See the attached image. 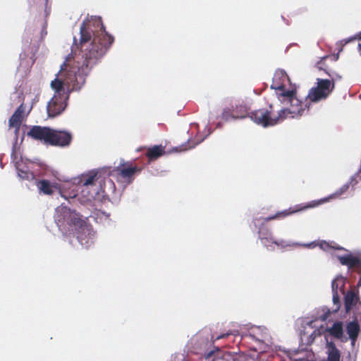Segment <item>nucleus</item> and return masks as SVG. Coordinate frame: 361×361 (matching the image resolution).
<instances>
[{
  "label": "nucleus",
  "mask_w": 361,
  "mask_h": 361,
  "mask_svg": "<svg viewBox=\"0 0 361 361\" xmlns=\"http://www.w3.org/2000/svg\"><path fill=\"white\" fill-rule=\"evenodd\" d=\"M80 35L79 43L74 37L71 53L61 65L56 78L50 84L54 93H59L66 102L72 92H79L83 87L86 77L114 41L99 16H91L84 21L80 27Z\"/></svg>",
  "instance_id": "1"
},
{
  "label": "nucleus",
  "mask_w": 361,
  "mask_h": 361,
  "mask_svg": "<svg viewBox=\"0 0 361 361\" xmlns=\"http://www.w3.org/2000/svg\"><path fill=\"white\" fill-rule=\"evenodd\" d=\"M289 80L288 76L283 69L276 71L271 88L276 90L280 109L277 110V116H271L274 111V104H270L269 110L259 109L250 114V118L257 124L263 127L276 125L287 118H298L303 116L307 104H302L301 100L296 97L294 90H285V82Z\"/></svg>",
  "instance_id": "2"
},
{
  "label": "nucleus",
  "mask_w": 361,
  "mask_h": 361,
  "mask_svg": "<svg viewBox=\"0 0 361 361\" xmlns=\"http://www.w3.org/2000/svg\"><path fill=\"white\" fill-rule=\"evenodd\" d=\"M101 182L97 173L91 171L65 182L59 192L65 200H76L85 204L104 192Z\"/></svg>",
  "instance_id": "3"
},
{
  "label": "nucleus",
  "mask_w": 361,
  "mask_h": 361,
  "mask_svg": "<svg viewBox=\"0 0 361 361\" xmlns=\"http://www.w3.org/2000/svg\"><path fill=\"white\" fill-rule=\"evenodd\" d=\"M54 223L59 231L64 236L70 235L71 231L78 228L82 221V216L75 210L71 209L63 204L55 209Z\"/></svg>",
  "instance_id": "4"
},
{
  "label": "nucleus",
  "mask_w": 361,
  "mask_h": 361,
  "mask_svg": "<svg viewBox=\"0 0 361 361\" xmlns=\"http://www.w3.org/2000/svg\"><path fill=\"white\" fill-rule=\"evenodd\" d=\"M350 186L346 183L343 184L341 188H339L338 190H336L334 193L329 195V196L317 200H312L305 205H295L293 207H290L288 209H284L281 212H278L277 214L275 216H271L268 218V219H272L274 218H279V217H283V216H288L290 214L297 213L298 212L304 211L308 209L314 208L317 207L322 204H324L326 202H328L332 199L334 198H338L343 194L346 192V191L349 189Z\"/></svg>",
  "instance_id": "5"
},
{
  "label": "nucleus",
  "mask_w": 361,
  "mask_h": 361,
  "mask_svg": "<svg viewBox=\"0 0 361 361\" xmlns=\"http://www.w3.org/2000/svg\"><path fill=\"white\" fill-rule=\"evenodd\" d=\"M333 90L334 85L329 80L317 78V86L310 89L305 102L301 101L302 104L307 105V108L303 115L308 112L310 102L318 103L322 100H325L331 94Z\"/></svg>",
  "instance_id": "6"
},
{
  "label": "nucleus",
  "mask_w": 361,
  "mask_h": 361,
  "mask_svg": "<svg viewBox=\"0 0 361 361\" xmlns=\"http://www.w3.org/2000/svg\"><path fill=\"white\" fill-rule=\"evenodd\" d=\"M75 230L71 231L76 237L78 243L84 247L88 248L94 244L96 240V232L92 226L87 224L83 219L80 225L77 226Z\"/></svg>",
  "instance_id": "7"
},
{
  "label": "nucleus",
  "mask_w": 361,
  "mask_h": 361,
  "mask_svg": "<svg viewBox=\"0 0 361 361\" xmlns=\"http://www.w3.org/2000/svg\"><path fill=\"white\" fill-rule=\"evenodd\" d=\"M277 213L274 214L275 216ZM273 216V215L269 216L264 219H254L252 221L254 226L257 228L258 226V238L261 241V243L269 250H274L273 243L274 238L272 236L271 231L266 226H264V223L274 220L268 219V218ZM286 216L274 218V219H281Z\"/></svg>",
  "instance_id": "8"
},
{
  "label": "nucleus",
  "mask_w": 361,
  "mask_h": 361,
  "mask_svg": "<svg viewBox=\"0 0 361 361\" xmlns=\"http://www.w3.org/2000/svg\"><path fill=\"white\" fill-rule=\"evenodd\" d=\"M242 328L247 331V332L242 333V338L249 337L258 343H264L266 345L271 343V336L265 326L246 324L243 325Z\"/></svg>",
  "instance_id": "9"
},
{
  "label": "nucleus",
  "mask_w": 361,
  "mask_h": 361,
  "mask_svg": "<svg viewBox=\"0 0 361 361\" xmlns=\"http://www.w3.org/2000/svg\"><path fill=\"white\" fill-rule=\"evenodd\" d=\"M66 106L67 102L60 97L59 93H54L47 105L49 117H56L60 115L66 109Z\"/></svg>",
  "instance_id": "10"
},
{
  "label": "nucleus",
  "mask_w": 361,
  "mask_h": 361,
  "mask_svg": "<svg viewBox=\"0 0 361 361\" xmlns=\"http://www.w3.org/2000/svg\"><path fill=\"white\" fill-rule=\"evenodd\" d=\"M72 135L69 132L51 128L49 144L54 146L67 147L71 144Z\"/></svg>",
  "instance_id": "11"
},
{
  "label": "nucleus",
  "mask_w": 361,
  "mask_h": 361,
  "mask_svg": "<svg viewBox=\"0 0 361 361\" xmlns=\"http://www.w3.org/2000/svg\"><path fill=\"white\" fill-rule=\"evenodd\" d=\"M343 250L346 252L345 255H336L339 262L342 265L348 267L349 269L354 268L360 272L361 269V255H355L345 248Z\"/></svg>",
  "instance_id": "12"
},
{
  "label": "nucleus",
  "mask_w": 361,
  "mask_h": 361,
  "mask_svg": "<svg viewBox=\"0 0 361 361\" xmlns=\"http://www.w3.org/2000/svg\"><path fill=\"white\" fill-rule=\"evenodd\" d=\"M51 128L46 126H33L27 132V135L36 140L43 141L49 144Z\"/></svg>",
  "instance_id": "13"
},
{
  "label": "nucleus",
  "mask_w": 361,
  "mask_h": 361,
  "mask_svg": "<svg viewBox=\"0 0 361 361\" xmlns=\"http://www.w3.org/2000/svg\"><path fill=\"white\" fill-rule=\"evenodd\" d=\"M233 116L237 119H243L249 116V111L251 108V104L248 100H237L232 105Z\"/></svg>",
  "instance_id": "14"
},
{
  "label": "nucleus",
  "mask_w": 361,
  "mask_h": 361,
  "mask_svg": "<svg viewBox=\"0 0 361 361\" xmlns=\"http://www.w3.org/2000/svg\"><path fill=\"white\" fill-rule=\"evenodd\" d=\"M319 247L320 249L325 252H329L331 250H345L343 247H341L337 245L334 242H326L325 240H322L320 242L312 241L310 243H307L302 244V247L310 249H313L316 247Z\"/></svg>",
  "instance_id": "15"
},
{
  "label": "nucleus",
  "mask_w": 361,
  "mask_h": 361,
  "mask_svg": "<svg viewBox=\"0 0 361 361\" xmlns=\"http://www.w3.org/2000/svg\"><path fill=\"white\" fill-rule=\"evenodd\" d=\"M25 110V107L23 104H20L18 109L14 111L10 119L8 120V125L10 128H15V133L19 131L20 126L21 125L23 113Z\"/></svg>",
  "instance_id": "16"
},
{
  "label": "nucleus",
  "mask_w": 361,
  "mask_h": 361,
  "mask_svg": "<svg viewBox=\"0 0 361 361\" xmlns=\"http://www.w3.org/2000/svg\"><path fill=\"white\" fill-rule=\"evenodd\" d=\"M15 165L17 175L20 180H32L35 179L34 173L23 163V159L20 161H16Z\"/></svg>",
  "instance_id": "17"
},
{
  "label": "nucleus",
  "mask_w": 361,
  "mask_h": 361,
  "mask_svg": "<svg viewBox=\"0 0 361 361\" xmlns=\"http://www.w3.org/2000/svg\"><path fill=\"white\" fill-rule=\"evenodd\" d=\"M90 218L92 219L95 222L105 226L111 224L110 214L102 210H95L92 212Z\"/></svg>",
  "instance_id": "18"
},
{
  "label": "nucleus",
  "mask_w": 361,
  "mask_h": 361,
  "mask_svg": "<svg viewBox=\"0 0 361 361\" xmlns=\"http://www.w3.org/2000/svg\"><path fill=\"white\" fill-rule=\"evenodd\" d=\"M35 184L39 193L47 195H50L54 193V188L55 187L51 184L50 181L45 179L36 180Z\"/></svg>",
  "instance_id": "19"
},
{
  "label": "nucleus",
  "mask_w": 361,
  "mask_h": 361,
  "mask_svg": "<svg viewBox=\"0 0 361 361\" xmlns=\"http://www.w3.org/2000/svg\"><path fill=\"white\" fill-rule=\"evenodd\" d=\"M344 306L345 312L348 313L350 311L352 307L355 305L358 301L357 294L353 291H348L344 293Z\"/></svg>",
  "instance_id": "20"
},
{
  "label": "nucleus",
  "mask_w": 361,
  "mask_h": 361,
  "mask_svg": "<svg viewBox=\"0 0 361 361\" xmlns=\"http://www.w3.org/2000/svg\"><path fill=\"white\" fill-rule=\"evenodd\" d=\"M345 278L342 276L341 275L337 276L332 281H331V292L334 293H341V294H344V288L345 285Z\"/></svg>",
  "instance_id": "21"
},
{
  "label": "nucleus",
  "mask_w": 361,
  "mask_h": 361,
  "mask_svg": "<svg viewBox=\"0 0 361 361\" xmlns=\"http://www.w3.org/2000/svg\"><path fill=\"white\" fill-rule=\"evenodd\" d=\"M326 361H340L341 353L333 342L327 343Z\"/></svg>",
  "instance_id": "22"
},
{
  "label": "nucleus",
  "mask_w": 361,
  "mask_h": 361,
  "mask_svg": "<svg viewBox=\"0 0 361 361\" xmlns=\"http://www.w3.org/2000/svg\"><path fill=\"white\" fill-rule=\"evenodd\" d=\"M317 329H314L311 333L300 330V342L305 345H309L313 343L316 336L319 334Z\"/></svg>",
  "instance_id": "23"
},
{
  "label": "nucleus",
  "mask_w": 361,
  "mask_h": 361,
  "mask_svg": "<svg viewBox=\"0 0 361 361\" xmlns=\"http://www.w3.org/2000/svg\"><path fill=\"white\" fill-rule=\"evenodd\" d=\"M360 328L357 321L350 322L346 326L347 334L350 340H357Z\"/></svg>",
  "instance_id": "24"
},
{
  "label": "nucleus",
  "mask_w": 361,
  "mask_h": 361,
  "mask_svg": "<svg viewBox=\"0 0 361 361\" xmlns=\"http://www.w3.org/2000/svg\"><path fill=\"white\" fill-rule=\"evenodd\" d=\"M327 331L337 338H341L343 335V325L341 322L334 323L331 327L327 329Z\"/></svg>",
  "instance_id": "25"
},
{
  "label": "nucleus",
  "mask_w": 361,
  "mask_h": 361,
  "mask_svg": "<svg viewBox=\"0 0 361 361\" xmlns=\"http://www.w3.org/2000/svg\"><path fill=\"white\" fill-rule=\"evenodd\" d=\"M164 152V149L161 145H154L148 149L147 156L150 160H153L161 156Z\"/></svg>",
  "instance_id": "26"
},
{
  "label": "nucleus",
  "mask_w": 361,
  "mask_h": 361,
  "mask_svg": "<svg viewBox=\"0 0 361 361\" xmlns=\"http://www.w3.org/2000/svg\"><path fill=\"white\" fill-rule=\"evenodd\" d=\"M324 71L329 77V78L325 80H329L331 83H332L334 88L336 82L341 80V75L331 69H324Z\"/></svg>",
  "instance_id": "27"
},
{
  "label": "nucleus",
  "mask_w": 361,
  "mask_h": 361,
  "mask_svg": "<svg viewBox=\"0 0 361 361\" xmlns=\"http://www.w3.org/2000/svg\"><path fill=\"white\" fill-rule=\"evenodd\" d=\"M302 243L293 242V241H286L283 240H274L273 245H276L279 247H302Z\"/></svg>",
  "instance_id": "28"
},
{
  "label": "nucleus",
  "mask_w": 361,
  "mask_h": 361,
  "mask_svg": "<svg viewBox=\"0 0 361 361\" xmlns=\"http://www.w3.org/2000/svg\"><path fill=\"white\" fill-rule=\"evenodd\" d=\"M332 302H333V307L332 312H337L341 306V294L339 293H332Z\"/></svg>",
  "instance_id": "29"
},
{
  "label": "nucleus",
  "mask_w": 361,
  "mask_h": 361,
  "mask_svg": "<svg viewBox=\"0 0 361 361\" xmlns=\"http://www.w3.org/2000/svg\"><path fill=\"white\" fill-rule=\"evenodd\" d=\"M137 171V167H125L121 170V175L123 178H130Z\"/></svg>",
  "instance_id": "30"
},
{
  "label": "nucleus",
  "mask_w": 361,
  "mask_h": 361,
  "mask_svg": "<svg viewBox=\"0 0 361 361\" xmlns=\"http://www.w3.org/2000/svg\"><path fill=\"white\" fill-rule=\"evenodd\" d=\"M317 322V319H310L308 318L302 320V327L303 328L302 330H305V331H307V328L309 327L310 329H317V326L315 324V322Z\"/></svg>",
  "instance_id": "31"
},
{
  "label": "nucleus",
  "mask_w": 361,
  "mask_h": 361,
  "mask_svg": "<svg viewBox=\"0 0 361 361\" xmlns=\"http://www.w3.org/2000/svg\"><path fill=\"white\" fill-rule=\"evenodd\" d=\"M233 115V111H232V107L225 108L224 109L223 112L221 114V118L225 121H229L230 119H237Z\"/></svg>",
  "instance_id": "32"
},
{
  "label": "nucleus",
  "mask_w": 361,
  "mask_h": 361,
  "mask_svg": "<svg viewBox=\"0 0 361 361\" xmlns=\"http://www.w3.org/2000/svg\"><path fill=\"white\" fill-rule=\"evenodd\" d=\"M361 180V174L357 172L355 173L353 176H351L346 183L349 186H352L353 188L356 185L359 181Z\"/></svg>",
  "instance_id": "33"
},
{
  "label": "nucleus",
  "mask_w": 361,
  "mask_h": 361,
  "mask_svg": "<svg viewBox=\"0 0 361 361\" xmlns=\"http://www.w3.org/2000/svg\"><path fill=\"white\" fill-rule=\"evenodd\" d=\"M243 331L241 333H240L237 330H233V331H228L227 333H225V334H222L219 336H218L216 339V340H219L221 338H226L228 337V336L230 335H233V336H241V334H242Z\"/></svg>",
  "instance_id": "34"
},
{
  "label": "nucleus",
  "mask_w": 361,
  "mask_h": 361,
  "mask_svg": "<svg viewBox=\"0 0 361 361\" xmlns=\"http://www.w3.org/2000/svg\"><path fill=\"white\" fill-rule=\"evenodd\" d=\"M205 130H207V134L204 137H202L201 139H199L198 141L196 142L195 143H193L192 145L189 146L188 149L194 148L196 145H197L200 143H201L202 142H203L204 140L207 136H209L212 133V130L210 128H209L207 126H206Z\"/></svg>",
  "instance_id": "35"
},
{
  "label": "nucleus",
  "mask_w": 361,
  "mask_h": 361,
  "mask_svg": "<svg viewBox=\"0 0 361 361\" xmlns=\"http://www.w3.org/2000/svg\"><path fill=\"white\" fill-rule=\"evenodd\" d=\"M357 39V35H355L354 36H351L350 37H348V38H345V39H343L342 40H341L338 44L341 45V46H345V44L355 40Z\"/></svg>",
  "instance_id": "36"
},
{
  "label": "nucleus",
  "mask_w": 361,
  "mask_h": 361,
  "mask_svg": "<svg viewBox=\"0 0 361 361\" xmlns=\"http://www.w3.org/2000/svg\"><path fill=\"white\" fill-rule=\"evenodd\" d=\"M222 359L224 361H235L234 355L230 353H224Z\"/></svg>",
  "instance_id": "37"
},
{
  "label": "nucleus",
  "mask_w": 361,
  "mask_h": 361,
  "mask_svg": "<svg viewBox=\"0 0 361 361\" xmlns=\"http://www.w3.org/2000/svg\"><path fill=\"white\" fill-rule=\"evenodd\" d=\"M47 22H44V23L42 24V30H41V32H40V39H42L47 34Z\"/></svg>",
  "instance_id": "38"
},
{
  "label": "nucleus",
  "mask_w": 361,
  "mask_h": 361,
  "mask_svg": "<svg viewBox=\"0 0 361 361\" xmlns=\"http://www.w3.org/2000/svg\"><path fill=\"white\" fill-rule=\"evenodd\" d=\"M214 353V350H210L207 353L204 355V361H214V359H212V355Z\"/></svg>",
  "instance_id": "39"
},
{
  "label": "nucleus",
  "mask_w": 361,
  "mask_h": 361,
  "mask_svg": "<svg viewBox=\"0 0 361 361\" xmlns=\"http://www.w3.org/2000/svg\"><path fill=\"white\" fill-rule=\"evenodd\" d=\"M171 361H184L183 355L182 354H177L171 360Z\"/></svg>",
  "instance_id": "40"
},
{
  "label": "nucleus",
  "mask_w": 361,
  "mask_h": 361,
  "mask_svg": "<svg viewBox=\"0 0 361 361\" xmlns=\"http://www.w3.org/2000/svg\"><path fill=\"white\" fill-rule=\"evenodd\" d=\"M47 4H48V2L47 3L45 1V14H46V16H48L50 13V8H48Z\"/></svg>",
  "instance_id": "41"
},
{
  "label": "nucleus",
  "mask_w": 361,
  "mask_h": 361,
  "mask_svg": "<svg viewBox=\"0 0 361 361\" xmlns=\"http://www.w3.org/2000/svg\"><path fill=\"white\" fill-rule=\"evenodd\" d=\"M357 39L361 40V32L357 34ZM358 49L361 51V43L358 44Z\"/></svg>",
  "instance_id": "42"
},
{
  "label": "nucleus",
  "mask_w": 361,
  "mask_h": 361,
  "mask_svg": "<svg viewBox=\"0 0 361 361\" xmlns=\"http://www.w3.org/2000/svg\"><path fill=\"white\" fill-rule=\"evenodd\" d=\"M357 287L361 286V276H360V279H359V281H358V282H357Z\"/></svg>",
  "instance_id": "43"
},
{
  "label": "nucleus",
  "mask_w": 361,
  "mask_h": 361,
  "mask_svg": "<svg viewBox=\"0 0 361 361\" xmlns=\"http://www.w3.org/2000/svg\"><path fill=\"white\" fill-rule=\"evenodd\" d=\"M31 41H32V39H30V37H28V39H26V42H27V44L30 43V42H31Z\"/></svg>",
  "instance_id": "44"
},
{
  "label": "nucleus",
  "mask_w": 361,
  "mask_h": 361,
  "mask_svg": "<svg viewBox=\"0 0 361 361\" xmlns=\"http://www.w3.org/2000/svg\"><path fill=\"white\" fill-rule=\"evenodd\" d=\"M350 341H351L352 345H354L356 342V340H350Z\"/></svg>",
  "instance_id": "45"
},
{
  "label": "nucleus",
  "mask_w": 361,
  "mask_h": 361,
  "mask_svg": "<svg viewBox=\"0 0 361 361\" xmlns=\"http://www.w3.org/2000/svg\"><path fill=\"white\" fill-rule=\"evenodd\" d=\"M107 182H108L109 184H113V185H114L113 182H112V181H111V180H110V179H108V180H107Z\"/></svg>",
  "instance_id": "46"
},
{
  "label": "nucleus",
  "mask_w": 361,
  "mask_h": 361,
  "mask_svg": "<svg viewBox=\"0 0 361 361\" xmlns=\"http://www.w3.org/2000/svg\"><path fill=\"white\" fill-rule=\"evenodd\" d=\"M191 125H192V126H197V127L198 126V124H197V123H191Z\"/></svg>",
  "instance_id": "47"
},
{
  "label": "nucleus",
  "mask_w": 361,
  "mask_h": 361,
  "mask_svg": "<svg viewBox=\"0 0 361 361\" xmlns=\"http://www.w3.org/2000/svg\"><path fill=\"white\" fill-rule=\"evenodd\" d=\"M13 154H14V149H13V152H12V153H11V156L13 157Z\"/></svg>",
  "instance_id": "48"
},
{
  "label": "nucleus",
  "mask_w": 361,
  "mask_h": 361,
  "mask_svg": "<svg viewBox=\"0 0 361 361\" xmlns=\"http://www.w3.org/2000/svg\"><path fill=\"white\" fill-rule=\"evenodd\" d=\"M45 1H46V2L47 3L49 0H45Z\"/></svg>",
  "instance_id": "49"
}]
</instances>
